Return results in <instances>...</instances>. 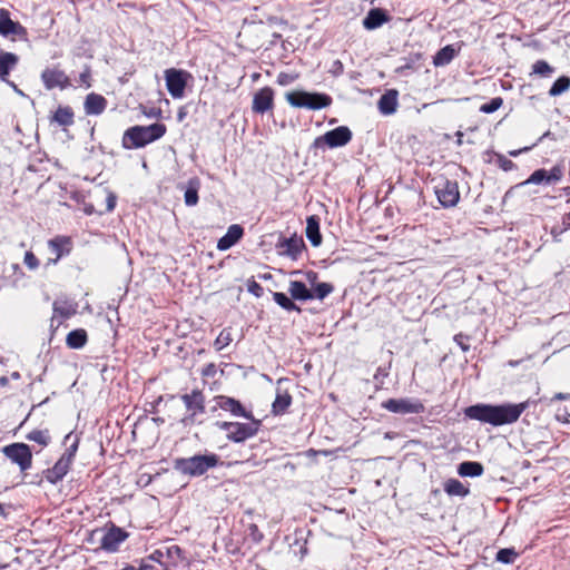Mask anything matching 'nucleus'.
Returning a JSON list of instances; mask_svg holds the SVG:
<instances>
[{
    "label": "nucleus",
    "instance_id": "obj_57",
    "mask_svg": "<svg viewBox=\"0 0 570 570\" xmlns=\"http://www.w3.org/2000/svg\"><path fill=\"white\" fill-rule=\"evenodd\" d=\"M14 379H18L19 377V374L18 373H13L12 375Z\"/></svg>",
    "mask_w": 570,
    "mask_h": 570
},
{
    "label": "nucleus",
    "instance_id": "obj_21",
    "mask_svg": "<svg viewBox=\"0 0 570 570\" xmlns=\"http://www.w3.org/2000/svg\"><path fill=\"white\" fill-rule=\"evenodd\" d=\"M397 107V91L390 90L385 92L379 100V110L383 115H392L396 111Z\"/></svg>",
    "mask_w": 570,
    "mask_h": 570
},
{
    "label": "nucleus",
    "instance_id": "obj_49",
    "mask_svg": "<svg viewBox=\"0 0 570 570\" xmlns=\"http://www.w3.org/2000/svg\"><path fill=\"white\" fill-rule=\"evenodd\" d=\"M562 225L563 228L560 230V233L570 229V212L563 217Z\"/></svg>",
    "mask_w": 570,
    "mask_h": 570
},
{
    "label": "nucleus",
    "instance_id": "obj_56",
    "mask_svg": "<svg viewBox=\"0 0 570 570\" xmlns=\"http://www.w3.org/2000/svg\"><path fill=\"white\" fill-rule=\"evenodd\" d=\"M146 116L150 117L153 114L151 111L145 112Z\"/></svg>",
    "mask_w": 570,
    "mask_h": 570
},
{
    "label": "nucleus",
    "instance_id": "obj_19",
    "mask_svg": "<svg viewBox=\"0 0 570 570\" xmlns=\"http://www.w3.org/2000/svg\"><path fill=\"white\" fill-rule=\"evenodd\" d=\"M106 107L107 100L101 95L91 92L85 99L83 108L87 115H100Z\"/></svg>",
    "mask_w": 570,
    "mask_h": 570
},
{
    "label": "nucleus",
    "instance_id": "obj_50",
    "mask_svg": "<svg viewBox=\"0 0 570 570\" xmlns=\"http://www.w3.org/2000/svg\"><path fill=\"white\" fill-rule=\"evenodd\" d=\"M18 95H21L23 96V92L17 87V85L12 81L9 80V82H7Z\"/></svg>",
    "mask_w": 570,
    "mask_h": 570
},
{
    "label": "nucleus",
    "instance_id": "obj_51",
    "mask_svg": "<svg viewBox=\"0 0 570 570\" xmlns=\"http://www.w3.org/2000/svg\"><path fill=\"white\" fill-rule=\"evenodd\" d=\"M521 151H522V150H512V151H510L509 154H510V156H512V157H517Z\"/></svg>",
    "mask_w": 570,
    "mask_h": 570
},
{
    "label": "nucleus",
    "instance_id": "obj_54",
    "mask_svg": "<svg viewBox=\"0 0 570 570\" xmlns=\"http://www.w3.org/2000/svg\"><path fill=\"white\" fill-rule=\"evenodd\" d=\"M518 364H519V361H510L509 362L510 366H517Z\"/></svg>",
    "mask_w": 570,
    "mask_h": 570
},
{
    "label": "nucleus",
    "instance_id": "obj_34",
    "mask_svg": "<svg viewBox=\"0 0 570 570\" xmlns=\"http://www.w3.org/2000/svg\"><path fill=\"white\" fill-rule=\"evenodd\" d=\"M444 491L449 495H458V497H465L469 493L468 488L463 485L459 480L456 479H450L444 484Z\"/></svg>",
    "mask_w": 570,
    "mask_h": 570
},
{
    "label": "nucleus",
    "instance_id": "obj_45",
    "mask_svg": "<svg viewBox=\"0 0 570 570\" xmlns=\"http://www.w3.org/2000/svg\"><path fill=\"white\" fill-rule=\"evenodd\" d=\"M23 263L29 269H36L39 266V261L32 252H26Z\"/></svg>",
    "mask_w": 570,
    "mask_h": 570
},
{
    "label": "nucleus",
    "instance_id": "obj_29",
    "mask_svg": "<svg viewBox=\"0 0 570 570\" xmlns=\"http://www.w3.org/2000/svg\"><path fill=\"white\" fill-rule=\"evenodd\" d=\"M51 120L57 122L59 126H70L73 124V111L68 106H60L55 111Z\"/></svg>",
    "mask_w": 570,
    "mask_h": 570
},
{
    "label": "nucleus",
    "instance_id": "obj_8",
    "mask_svg": "<svg viewBox=\"0 0 570 570\" xmlns=\"http://www.w3.org/2000/svg\"><path fill=\"white\" fill-rule=\"evenodd\" d=\"M189 78L190 75L185 70L170 68L165 71L166 86L173 98H181L184 96Z\"/></svg>",
    "mask_w": 570,
    "mask_h": 570
},
{
    "label": "nucleus",
    "instance_id": "obj_18",
    "mask_svg": "<svg viewBox=\"0 0 570 570\" xmlns=\"http://www.w3.org/2000/svg\"><path fill=\"white\" fill-rule=\"evenodd\" d=\"M70 238L65 236H58L48 242V246L55 258L50 259L52 264H56L63 255L70 252Z\"/></svg>",
    "mask_w": 570,
    "mask_h": 570
},
{
    "label": "nucleus",
    "instance_id": "obj_1",
    "mask_svg": "<svg viewBox=\"0 0 570 570\" xmlns=\"http://www.w3.org/2000/svg\"><path fill=\"white\" fill-rule=\"evenodd\" d=\"M527 406L528 404L525 402L501 405L476 404L468 406L464 410V414L471 420L499 426L518 421Z\"/></svg>",
    "mask_w": 570,
    "mask_h": 570
},
{
    "label": "nucleus",
    "instance_id": "obj_41",
    "mask_svg": "<svg viewBox=\"0 0 570 570\" xmlns=\"http://www.w3.org/2000/svg\"><path fill=\"white\" fill-rule=\"evenodd\" d=\"M232 333L229 330H223L216 337L214 346L217 351H220L232 343Z\"/></svg>",
    "mask_w": 570,
    "mask_h": 570
},
{
    "label": "nucleus",
    "instance_id": "obj_55",
    "mask_svg": "<svg viewBox=\"0 0 570 570\" xmlns=\"http://www.w3.org/2000/svg\"><path fill=\"white\" fill-rule=\"evenodd\" d=\"M460 346L462 347L463 351H466L469 347L466 345H464V343H461L459 342Z\"/></svg>",
    "mask_w": 570,
    "mask_h": 570
},
{
    "label": "nucleus",
    "instance_id": "obj_48",
    "mask_svg": "<svg viewBox=\"0 0 570 570\" xmlns=\"http://www.w3.org/2000/svg\"><path fill=\"white\" fill-rule=\"evenodd\" d=\"M116 206V197L110 194L107 198V210L111 212Z\"/></svg>",
    "mask_w": 570,
    "mask_h": 570
},
{
    "label": "nucleus",
    "instance_id": "obj_23",
    "mask_svg": "<svg viewBox=\"0 0 570 570\" xmlns=\"http://www.w3.org/2000/svg\"><path fill=\"white\" fill-rule=\"evenodd\" d=\"M288 292L293 299L308 301L314 298L312 289L307 288V286L304 283L298 281L289 282Z\"/></svg>",
    "mask_w": 570,
    "mask_h": 570
},
{
    "label": "nucleus",
    "instance_id": "obj_27",
    "mask_svg": "<svg viewBox=\"0 0 570 570\" xmlns=\"http://www.w3.org/2000/svg\"><path fill=\"white\" fill-rule=\"evenodd\" d=\"M291 403L292 396L286 391H281L277 389L276 397L272 405V412L275 415L283 414L288 409Z\"/></svg>",
    "mask_w": 570,
    "mask_h": 570
},
{
    "label": "nucleus",
    "instance_id": "obj_46",
    "mask_svg": "<svg viewBox=\"0 0 570 570\" xmlns=\"http://www.w3.org/2000/svg\"><path fill=\"white\" fill-rule=\"evenodd\" d=\"M79 81L86 87V88H89L91 85H90V71L89 69L87 68L86 70H83L80 76H79Z\"/></svg>",
    "mask_w": 570,
    "mask_h": 570
},
{
    "label": "nucleus",
    "instance_id": "obj_16",
    "mask_svg": "<svg viewBox=\"0 0 570 570\" xmlns=\"http://www.w3.org/2000/svg\"><path fill=\"white\" fill-rule=\"evenodd\" d=\"M303 247V240L297 237L284 238L277 244L278 254L282 256L291 257L292 259L297 258Z\"/></svg>",
    "mask_w": 570,
    "mask_h": 570
},
{
    "label": "nucleus",
    "instance_id": "obj_33",
    "mask_svg": "<svg viewBox=\"0 0 570 570\" xmlns=\"http://www.w3.org/2000/svg\"><path fill=\"white\" fill-rule=\"evenodd\" d=\"M87 342V333L85 330L71 331L66 338V343L70 348H81Z\"/></svg>",
    "mask_w": 570,
    "mask_h": 570
},
{
    "label": "nucleus",
    "instance_id": "obj_4",
    "mask_svg": "<svg viewBox=\"0 0 570 570\" xmlns=\"http://www.w3.org/2000/svg\"><path fill=\"white\" fill-rule=\"evenodd\" d=\"M286 99L289 105L298 108L322 109L331 105V98L324 94L293 91L287 94Z\"/></svg>",
    "mask_w": 570,
    "mask_h": 570
},
{
    "label": "nucleus",
    "instance_id": "obj_7",
    "mask_svg": "<svg viewBox=\"0 0 570 570\" xmlns=\"http://www.w3.org/2000/svg\"><path fill=\"white\" fill-rule=\"evenodd\" d=\"M4 455L16 463L21 471H27L32 464V453L29 445L24 443H13L3 448Z\"/></svg>",
    "mask_w": 570,
    "mask_h": 570
},
{
    "label": "nucleus",
    "instance_id": "obj_22",
    "mask_svg": "<svg viewBox=\"0 0 570 570\" xmlns=\"http://www.w3.org/2000/svg\"><path fill=\"white\" fill-rule=\"evenodd\" d=\"M306 237L313 246H320L322 236L320 233V219L317 216H309L306 219Z\"/></svg>",
    "mask_w": 570,
    "mask_h": 570
},
{
    "label": "nucleus",
    "instance_id": "obj_40",
    "mask_svg": "<svg viewBox=\"0 0 570 570\" xmlns=\"http://www.w3.org/2000/svg\"><path fill=\"white\" fill-rule=\"evenodd\" d=\"M554 69L544 60H538L532 66V73L541 77H550Z\"/></svg>",
    "mask_w": 570,
    "mask_h": 570
},
{
    "label": "nucleus",
    "instance_id": "obj_35",
    "mask_svg": "<svg viewBox=\"0 0 570 570\" xmlns=\"http://www.w3.org/2000/svg\"><path fill=\"white\" fill-rule=\"evenodd\" d=\"M69 471V466L60 459L56 462L52 469L49 471L48 479L51 482L61 480Z\"/></svg>",
    "mask_w": 570,
    "mask_h": 570
},
{
    "label": "nucleus",
    "instance_id": "obj_42",
    "mask_svg": "<svg viewBox=\"0 0 570 570\" xmlns=\"http://www.w3.org/2000/svg\"><path fill=\"white\" fill-rule=\"evenodd\" d=\"M53 311L56 314H60L63 317H69L76 313V308L72 305L63 302H55Z\"/></svg>",
    "mask_w": 570,
    "mask_h": 570
},
{
    "label": "nucleus",
    "instance_id": "obj_43",
    "mask_svg": "<svg viewBox=\"0 0 570 570\" xmlns=\"http://www.w3.org/2000/svg\"><path fill=\"white\" fill-rule=\"evenodd\" d=\"M517 557L518 554L513 549H501L497 553V560L502 563H512Z\"/></svg>",
    "mask_w": 570,
    "mask_h": 570
},
{
    "label": "nucleus",
    "instance_id": "obj_2",
    "mask_svg": "<svg viewBox=\"0 0 570 570\" xmlns=\"http://www.w3.org/2000/svg\"><path fill=\"white\" fill-rule=\"evenodd\" d=\"M164 124H151L149 126H132L122 136L125 149H138L160 139L166 134Z\"/></svg>",
    "mask_w": 570,
    "mask_h": 570
},
{
    "label": "nucleus",
    "instance_id": "obj_30",
    "mask_svg": "<svg viewBox=\"0 0 570 570\" xmlns=\"http://www.w3.org/2000/svg\"><path fill=\"white\" fill-rule=\"evenodd\" d=\"M183 401L188 410L196 414L204 410V399L202 393L193 392L191 394H185Z\"/></svg>",
    "mask_w": 570,
    "mask_h": 570
},
{
    "label": "nucleus",
    "instance_id": "obj_28",
    "mask_svg": "<svg viewBox=\"0 0 570 570\" xmlns=\"http://www.w3.org/2000/svg\"><path fill=\"white\" fill-rule=\"evenodd\" d=\"M456 56V50L453 46L449 45L440 49L433 57V65L435 67H442L449 65L452 59Z\"/></svg>",
    "mask_w": 570,
    "mask_h": 570
},
{
    "label": "nucleus",
    "instance_id": "obj_24",
    "mask_svg": "<svg viewBox=\"0 0 570 570\" xmlns=\"http://www.w3.org/2000/svg\"><path fill=\"white\" fill-rule=\"evenodd\" d=\"M217 404L220 409L228 411L235 415H240L247 419L250 417V415L244 411L240 403L232 397L219 396L217 400Z\"/></svg>",
    "mask_w": 570,
    "mask_h": 570
},
{
    "label": "nucleus",
    "instance_id": "obj_53",
    "mask_svg": "<svg viewBox=\"0 0 570 570\" xmlns=\"http://www.w3.org/2000/svg\"><path fill=\"white\" fill-rule=\"evenodd\" d=\"M7 382H8L7 377H4V376L0 377V385H6Z\"/></svg>",
    "mask_w": 570,
    "mask_h": 570
},
{
    "label": "nucleus",
    "instance_id": "obj_17",
    "mask_svg": "<svg viewBox=\"0 0 570 570\" xmlns=\"http://www.w3.org/2000/svg\"><path fill=\"white\" fill-rule=\"evenodd\" d=\"M243 227L234 224L227 229V233L218 240L217 248L219 250H227L234 246L243 236Z\"/></svg>",
    "mask_w": 570,
    "mask_h": 570
},
{
    "label": "nucleus",
    "instance_id": "obj_5",
    "mask_svg": "<svg viewBox=\"0 0 570 570\" xmlns=\"http://www.w3.org/2000/svg\"><path fill=\"white\" fill-rule=\"evenodd\" d=\"M259 425L261 422L258 420H252L248 423L224 422L220 424V429L226 432V436L229 440L244 442L257 433Z\"/></svg>",
    "mask_w": 570,
    "mask_h": 570
},
{
    "label": "nucleus",
    "instance_id": "obj_15",
    "mask_svg": "<svg viewBox=\"0 0 570 570\" xmlns=\"http://www.w3.org/2000/svg\"><path fill=\"white\" fill-rule=\"evenodd\" d=\"M274 91L269 87L259 89L253 98V111L264 114L273 107Z\"/></svg>",
    "mask_w": 570,
    "mask_h": 570
},
{
    "label": "nucleus",
    "instance_id": "obj_3",
    "mask_svg": "<svg viewBox=\"0 0 570 570\" xmlns=\"http://www.w3.org/2000/svg\"><path fill=\"white\" fill-rule=\"evenodd\" d=\"M219 458L214 453L194 455L191 458L178 459L175 468L183 474L199 476L218 464Z\"/></svg>",
    "mask_w": 570,
    "mask_h": 570
},
{
    "label": "nucleus",
    "instance_id": "obj_9",
    "mask_svg": "<svg viewBox=\"0 0 570 570\" xmlns=\"http://www.w3.org/2000/svg\"><path fill=\"white\" fill-rule=\"evenodd\" d=\"M41 80L47 90L59 88L65 90L71 86L67 73L58 67H48L41 72Z\"/></svg>",
    "mask_w": 570,
    "mask_h": 570
},
{
    "label": "nucleus",
    "instance_id": "obj_37",
    "mask_svg": "<svg viewBox=\"0 0 570 570\" xmlns=\"http://www.w3.org/2000/svg\"><path fill=\"white\" fill-rule=\"evenodd\" d=\"M27 440L36 442L42 446H47L50 442V434L48 430H33L27 434Z\"/></svg>",
    "mask_w": 570,
    "mask_h": 570
},
{
    "label": "nucleus",
    "instance_id": "obj_39",
    "mask_svg": "<svg viewBox=\"0 0 570 570\" xmlns=\"http://www.w3.org/2000/svg\"><path fill=\"white\" fill-rule=\"evenodd\" d=\"M274 301L286 311H299L295 303L284 293L276 292L273 294Z\"/></svg>",
    "mask_w": 570,
    "mask_h": 570
},
{
    "label": "nucleus",
    "instance_id": "obj_31",
    "mask_svg": "<svg viewBox=\"0 0 570 570\" xmlns=\"http://www.w3.org/2000/svg\"><path fill=\"white\" fill-rule=\"evenodd\" d=\"M458 473L461 476H480L483 473V466L479 462L465 461L459 465Z\"/></svg>",
    "mask_w": 570,
    "mask_h": 570
},
{
    "label": "nucleus",
    "instance_id": "obj_6",
    "mask_svg": "<svg viewBox=\"0 0 570 570\" xmlns=\"http://www.w3.org/2000/svg\"><path fill=\"white\" fill-rule=\"evenodd\" d=\"M352 139V131L346 126H340L333 130L325 132L314 140L315 147L327 146L337 148L347 145Z\"/></svg>",
    "mask_w": 570,
    "mask_h": 570
},
{
    "label": "nucleus",
    "instance_id": "obj_38",
    "mask_svg": "<svg viewBox=\"0 0 570 570\" xmlns=\"http://www.w3.org/2000/svg\"><path fill=\"white\" fill-rule=\"evenodd\" d=\"M198 202V181H189L185 191V203L187 206H195Z\"/></svg>",
    "mask_w": 570,
    "mask_h": 570
},
{
    "label": "nucleus",
    "instance_id": "obj_12",
    "mask_svg": "<svg viewBox=\"0 0 570 570\" xmlns=\"http://www.w3.org/2000/svg\"><path fill=\"white\" fill-rule=\"evenodd\" d=\"M128 538V533L120 528L111 527L100 535V548L107 552H116L119 546Z\"/></svg>",
    "mask_w": 570,
    "mask_h": 570
},
{
    "label": "nucleus",
    "instance_id": "obj_44",
    "mask_svg": "<svg viewBox=\"0 0 570 570\" xmlns=\"http://www.w3.org/2000/svg\"><path fill=\"white\" fill-rule=\"evenodd\" d=\"M502 106V99L501 98H493L490 102L483 104L480 107V111L484 114H492L497 111Z\"/></svg>",
    "mask_w": 570,
    "mask_h": 570
},
{
    "label": "nucleus",
    "instance_id": "obj_14",
    "mask_svg": "<svg viewBox=\"0 0 570 570\" xmlns=\"http://www.w3.org/2000/svg\"><path fill=\"white\" fill-rule=\"evenodd\" d=\"M0 35L24 37L27 30L20 23L11 20L9 11L2 8L0 9Z\"/></svg>",
    "mask_w": 570,
    "mask_h": 570
},
{
    "label": "nucleus",
    "instance_id": "obj_32",
    "mask_svg": "<svg viewBox=\"0 0 570 570\" xmlns=\"http://www.w3.org/2000/svg\"><path fill=\"white\" fill-rule=\"evenodd\" d=\"M384 21L383 12L379 9H372L363 20V26L365 29L372 30L382 26Z\"/></svg>",
    "mask_w": 570,
    "mask_h": 570
},
{
    "label": "nucleus",
    "instance_id": "obj_11",
    "mask_svg": "<svg viewBox=\"0 0 570 570\" xmlns=\"http://www.w3.org/2000/svg\"><path fill=\"white\" fill-rule=\"evenodd\" d=\"M382 406L390 412L400 414H417L424 410L423 404L414 399H390L383 402Z\"/></svg>",
    "mask_w": 570,
    "mask_h": 570
},
{
    "label": "nucleus",
    "instance_id": "obj_13",
    "mask_svg": "<svg viewBox=\"0 0 570 570\" xmlns=\"http://www.w3.org/2000/svg\"><path fill=\"white\" fill-rule=\"evenodd\" d=\"M562 170L560 167L556 166L551 168V170L547 171L544 169H538L531 174V176L523 181L521 185H528V184H554L561 180L562 178Z\"/></svg>",
    "mask_w": 570,
    "mask_h": 570
},
{
    "label": "nucleus",
    "instance_id": "obj_20",
    "mask_svg": "<svg viewBox=\"0 0 570 570\" xmlns=\"http://www.w3.org/2000/svg\"><path fill=\"white\" fill-rule=\"evenodd\" d=\"M19 57L16 53L2 51L0 52V80L9 82L8 76L10 71L18 65Z\"/></svg>",
    "mask_w": 570,
    "mask_h": 570
},
{
    "label": "nucleus",
    "instance_id": "obj_47",
    "mask_svg": "<svg viewBox=\"0 0 570 570\" xmlns=\"http://www.w3.org/2000/svg\"><path fill=\"white\" fill-rule=\"evenodd\" d=\"M164 553L160 550H156L149 556V559L158 563H163Z\"/></svg>",
    "mask_w": 570,
    "mask_h": 570
},
{
    "label": "nucleus",
    "instance_id": "obj_52",
    "mask_svg": "<svg viewBox=\"0 0 570 570\" xmlns=\"http://www.w3.org/2000/svg\"><path fill=\"white\" fill-rule=\"evenodd\" d=\"M512 163L509 160V161H505L504 165H503V168L505 170H508L510 167H511Z\"/></svg>",
    "mask_w": 570,
    "mask_h": 570
},
{
    "label": "nucleus",
    "instance_id": "obj_10",
    "mask_svg": "<svg viewBox=\"0 0 570 570\" xmlns=\"http://www.w3.org/2000/svg\"><path fill=\"white\" fill-rule=\"evenodd\" d=\"M435 195L443 207H453L460 199V191L455 181L442 180L435 185Z\"/></svg>",
    "mask_w": 570,
    "mask_h": 570
},
{
    "label": "nucleus",
    "instance_id": "obj_36",
    "mask_svg": "<svg viewBox=\"0 0 570 570\" xmlns=\"http://www.w3.org/2000/svg\"><path fill=\"white\" fill-rule=\"evenodd\" d=\"M570 88V78L562 76L558 78L549 90V95L557 97L566 92Z\"/></svg>",
    "mask_w": 570,
    "mask_h": 570
},
{
    "label": "nucleus",
    "instance_id": "obj_25",
    "mask_svg": "<svg viewBox=\"0 0 570 570\" xmlns=\"http://www.w3.org/2000/svg\"><path fill=\"white\" fill-rule=\"evenodd\" d=\"M307 276V279L308 282L314 286L312 292H313V295H314V298H318V299H323L325 298L328 294L332 293L333 291V286L328 283H318V284H315L316 282V278H317V275L316 273L314 272H308L306 274Z\"/></svg>",
    "mask_w": 570,
    "mask_h": 570
},
{
    "label": "nucleus",
    "instance_id": "obj_26",
    "mask_svg": "<svg viewBox=\"0 0 570 570\" xmlns=\"http://www.w3.org/2000/svg\"><path fill=\"white\" fill-rule=\"evenodd\" d=\"M78 443H79V440H78L77 435H72V433H68L66 435L65 444L67 445V449H66L65 453L61 455L60 460L62 462H65L69 468H70L72 460L75 458V454L77 452Z\"/></svg>",
    "mask_w": 570,
    "mask_h": 570
}]
</instances>
